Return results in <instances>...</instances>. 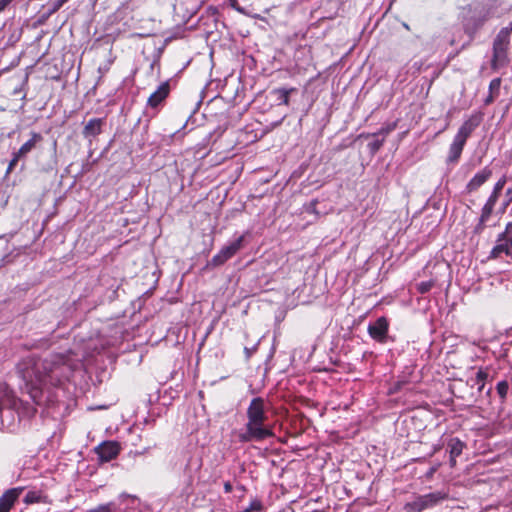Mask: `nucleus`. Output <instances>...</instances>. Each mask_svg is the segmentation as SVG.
<instances>
[{"label":"nucleus","instance_id":"obj_1","mask_svg":"<svg viewBox=\"0 0 512 512\" xmlns=\"http://www.w3.org/2000/svg\"><path fill=\"white\" fill-rule=\"evenodd\" d=\"M77 367V360L69 351L65 354H52L45 359L28 356L18 364L24 381V390L37 405L44 402L49 387H56L68 380Z\"/></svg>","mask_w":512,"mask_h":512},{"label":"nucleus","instance_id":"obj_2","mask_svg":"<svg viewBox=\"0 0 512 512\" xmlns=\"http://www.w3.org/2000/svg\"><path fill=\"white\" fill-rule=\"evenodd\" d=\"M247 422L244 431L238 434V440L242 443L263 441L274 435L268 420L265 400L261 397L253 398L246 410Z\"/></svg>","mask_w":512,"mask_h":512},{"label":"nucleus","instance_id":"obj_3","mask_svg":"<svg viewBox=\"0 0 512 512\" xmlns=\"http://www.w3.org/2000/svg\"><path fill=\"white\" fill-rule=\"evenodd\" d=\"M501 2L499 0H476L463 10L465 29L476 32L483 24L493 17H499Z\"/></svg>","mask_w":512,"mask_h":512},{"label":"nucleus","instance_id":"obj_4","mask_svg":"<svg viewBox=\"0 0 512 512\" xmlns=\"http://www.w3.org/2000/svg\"><path fill=\"white\" fill-rule=\"evenodd\" d=\"M481 121L482 114L473 113L462 123L456 135L454 136L452 143L449 146V151L446 158L447 164H454L459 161L467 139L480 125Z\"/></svg>","mask_w":512,"mask_h":512},{"label":"nucleus","instance_id":"obj_5","mask_svg":"<svg viewBox=\"0 0 512 512\" xmlns=\"http://www.w3.org/2000/svg\"><path fill=\"white\" fill-rule=\"evenodd\" d=\"M3 410H7L9 413L15 411L19 418H29L36 412V408L33 405L18 399L11 392H5L0 398V419L4 425L5 416L3 415Z\"/></svg>","mask_w":512,"mask_h":512},{"label":"nucleus","instance_id":"obj_6","mask_svg":"<svg viewBox=\"0 0 512 512\" xmlns=\"http://www.w3.org/2000/svg\"><path fill=\"white\" fill-rule=\"evenodd\" d=\"M506 182H507V177L505 175H503L495 183L491 194L489 195L488 199L486 200L485 204L483 205V207L481 209L478 223L476 224V226L474 228V232L476 234H481L484 231V229L486 227V223L489 221V219L492 216L495 205L499 199V196H500Z\"/></svg>","mask_w":512,"mask_h":512},{"label":"nucleus","instance_id":"obj_7","mask_svg":"<svg viewBox=\"0 0 512 512\" xmlns=\"http://www.w3.org/2000/svg\"><path fill=\"white\" fill-rule=\"evenodd\" d=\"M509 30L502 28L493 43L492 68L498 69L508 63Z\"/></svg>","mask_w":512,"mask_h":512},{"label":"nucleus","instance_id":"obj_8","mask_svg":"<svg viewBox=\"0 0 512 512\" xmlns=\"http://www.w3.org/2000/svg\"><path fill=\"white\" fill-rule=\"evenodd\" d=\"M503 255L512 258V222H508L504 231L498 234L496 243L490 251L489 259H498Z\"/></svg>","mask_w":512,"mask_h":512},{"label":"nucleus","instance_id":"obj_9","mask_svg":"<svg viewBox=\"0 0 512 512\" xmlns=\"http://www.w3.org/2000/svg\"><path fill=\"white\" fill-rule=\"evenodd\" d=\"M447 493L437 491L417 497L413 502L405 505L406 512H421L427 508L434 507L447 498Z\"/></svg>","mask_w":512,"mask_h":512},{"label":"nucleus","instance_id":"obj_10","mask_svg":"<svg viewBox=\"0 0 512 512\" xmlns=\"http://www.w3.org/2000/svg\"><path fill=\"white\" fill-rule=\"evenodd\" d=\"M244 235L239 236L234 241L228 243L220 249V251L212 257L208 266L217 267L223 265L231 259L239 250L243 248Z\"/></svg>","mask_w":512,"mask_h":512},{"label":"nucleus","instance_id":"obj_11","mask_svg":"<svg viewBox=\"0 0 512 512\" xmlns=\"http://www.w3.org/2000/svg\"><path fill=\"white\" fill-rule=\"evenodd\" d=\"M43 140V137L40 133L32 132L31 137L29 140H27L19 149L18 151L13 153V157L10 160L6 174H9L12 172V170L16 167L18 161L24 157H26L35 147L38 143H40Z\"/></svg>","mask_w":512,"mask_h":512},{"label":"nucleus","instance_id":"obj_12","mask_svg":"<svg viewBox=\"0 0 512 512\" xmlns=\"http://www.w3.org/2000/svg\"><path fill=\"white\" fill-rule=\"evenodd\" d=\"M492 176V170L488 167L478 171L466 184L465 192L471 194L484 185Z\"/></svg>","mask_w":512,"mask_h":512},{"label":"nucleus","instance_id":"obj_13","mask_svg":"<svg viewBox=\"0 0 512 512\" xmlns=\"http://www.w3.org/2000/svg\"><path fill=\"white\" fill-rule=\"evenodd\" d=\"M388 321L385 317L378 318L368 326L369 335L378 342H385L388 333Z\"/></svg>","mask_w":512,"mask_h":512},{"label":"nucleus","instance_id":"obj_14","mask_svg":"<svg viewBox=\"0 0 512 512\" xmlns=\"http://www.w3.org/2000/svg\"><path fill=\"white\" fill-rule=\"evenodd\" d=\"M96 451L102 461L108 462L117 457L120 452V445L114 441H107L99 445Z\"/></svg>","mask_w":512,"mask_h":512},{"label":"nucleus","instance_id":"obj_15","mask_svg":"<svg viewBox=\"0 0 512 512\" xmlns=\"http://www.w3.org/2000/svg\"><path fill=\"white\" fill-rule=\"evenodd\" d=\"M170 86L169 82H163L159 85L157 90L153 92L147 100V106L150 108H157L169 95Z\"/></svg>","mask_w":512,"mask_h":512},{"label":"nucleus","instance_id":"obj_16","mask_svg":"<svg viewBox=\"0 0 512 512\" xmlns=\"http://www.w3.org/2000/svg\"><path fill=\"white\" fill-rule=\"evenodd\" d=\"M22 491H23L22 487H16V488L7 490L0 497V512H9L10 509L13 507L15 501L18 499V497L22 493Z\"/></svg>","mask_w":512,"mask_h":512},{"label":"nucleus","instance_id":"obj_17","mask_svg":"<svg viewBox=\"0 0 512 512\" xmlns=\"http://www.w3.org/2000/svg\"><path fill=\"white\" fill-rule=\"evenodd\" d=\"M102 125H103V120L100 119V118H93V119H90L84 129H83V136L85 138H91V137H96L97 135H99L102 131Z\"/></svg>","mask_w":512,"mask_h":512},{"label":"nucleus","instance_id":"obj_18","mask_svg":"<svg viewBox=\"0 0 512 512\" xmlns=\"http://www.w3.org/2000/svg\"><path fill=\"white\" fill-rule=\"evenodd\" d=\"M448 446L451 458H457L462 454L465 443L458 438H452L449 441Z\"/></svg>","mask_w":512,"mask_h":512},{"label":"nucleus","instance_id":"obj_19","mask_svg":"<svg viewBox=\"0 0 512 512\" xmlns=\"http://www.w3.org/2000/svg\"><path fill=\"white\" fill-rule=\"evenodd\" d=\"M396 128V123L388 124L384 127H382L379 131L376 133H368V134H362L361 137H381L385 140L386 136L391 133Z\"/></svg>","mask_w":512,"mask_h":512},{"label":"nucleus","instance_id":"obj_20","mask_svg":"<svg viewBox=\"0 0 512 512\" xmlns=\"http://www.w3.org/2000/svg\"><path fill=\"white\" fill-rule=\"evenodd\" d=\"M488 378V372L486 369H479L476 373L475 384L478 385V391L481 392L484 389L485 381Z\"/></svg>","mask_w":512,"mask_h":512},{"label":"nucleus","instance_id":"obj_21","mask_svg":"<svg viewBox=\"0 0 512 512\" xmlns=\"http://www.w3.org/2000/svg\"><path fill=\"white\" fill-rule=\"evenodd\" d=\"M42 494L38 491H29L25 498H24V503L29 505V504H34V503H39L42 501Z\"/></svg>","mask_w":512,"mask_h":512},{"label":"nucleus","instance_id":"obj_22","mask_svg":"<svg viewBox=\"0 0 512 512\" xmlns=\"http://www.w3.org/2000/svg\"><path fill=\"white\" fill-rule=\"evenodd\" d=\"M116 510V505L114 502H109L106 504H101L93 509H91L89 512H114Z\"/></svg>","mask_w":512,"mask_h":512},{"label":"nucleus","instance_id":"obj_23","mask_svg":"<svg viewBox=\"0 0 512 512\" xmlns=\"http://www.w3.org/2000/svg\"><path fill=\"white\" fill-rule=\"evenodd\" d=\"M291 90H287L284 88L275 90V93L278 95V100H280L281 104L288 105L289 104V94Z\"/></svg>","mask_w":512,"mask_h":512},{"label":"nucleus","instance_id":"obj_24","mask_svg":"<svg viewBox=\"0 0 512 512\" xmlns=\"http://www.w3.org/2000/svg\"><path fill=\"white\" fill-rule=\"evenodd\" d=\"M374 140L368 144V148L372 154H375L383 145L384 139L379 137H373Z\"/></svg>","mask_w":512,"mask_h":512},{"label":"nucleus","instance_id":"obj_25","mask_svg":"<svg viewBox=\"0 0 512 512\" xmlns=\"http://www.w3.org/2000/svg\"><path fill=\"white\" fill-rule=\"evenodd\" d=\"M508 389H509V385H508V382L507 381H500L497 386H496V390H497V393L499 394V396L502 398V399H505L506 396H507V393H508Z\"/></svg>","mask_w":512,"mask_h":512},{"label":"nucleus","instance_id":"obj_26","mask_svg":"<svg viewBox=\"0 0 512 512\" xmlns=\"http://www.w3.org/2000/svg\"><path fill=\"white\" fill-rule=\"evenodd\" d=\"M434 281L433 280H429V281H423V282H420L418 285H417V290L418 292H420L421 294H424V293H427L429 292L432 287L434 286Z\"/></svg>","mask_w":512,"mask_h":512},{"label":"nucleus","instance_id":"obj_27","mask_svg":"<svg viewBox=\"0 0 512 512\" xmlns=\"http://www.w3.org/2000/svg\"><path fill=\"white\" fill-rule=\"evenodd\" d=\"M500 85H501L500 78L493 79L489 84V93L497 96L499 94Z\"/></svg>","mask_w":512,"mask_h":512},{"label":"nucleus","instance_id":"obj_28","mask_svg":"<svg viewBox=\"0 0 512 512\" xmlns=\"http://www.w3.org/2000/svg\"><path fill=\"white\" fill-rule=\"evenodd\" d=\"M263 509L262 502L258 499H254L250 502L249 506L247 507V510L249 512H258Z\"/></svg>","mask_w":512,"mask_h":512},{"label":"nucleus","instance_id":"obj_29","mask_svg":"<svg viewBox=\"0 0 512 512\" xmlns=\"http://www.w3.org/2000/svg\"><path fill=\"white\" fill-rule=\"evenodd\" d=\"M512 202V188H508L505 192V200L502 203V211H505Z\"/></svg>","mask_w":512,"mask_h":512},{"label":"nucleus","instance_id":"obj_30","mask_svg":"<svg viewBox=\"0 0 512 512\" xmlns=\"http://www.w3.org/2000/svg\"><path fill=\"white\" fill-rule=\"evenodd\" d=\"M69 0H55L52 4V12L58 11Z\"/></svg>","mask_w":512,"mask_h":512},{"label":"nucleus","instance_id":"obj_31","mask_svg":"<svg viewBox=\"0 0 512 512\" xmlns=\"http://www.w3.org/2000/svg\"><path fill=\"white\" fill-rule=\"evenodd\" d=\"M495 98H496V95L489 93V95L484 100V104L485 105H490L491 103H493Z\"/></svg>","mask_w":512,"mask_h":512},{"label":"nucleus","instance_id":"obj_32","mask_svg":"<svg viewBox=\"0 0 512 512\" xmlns=\"http://www.w3.org/2000/svg\"><path fill=\"white\" fill-rule=\"evenodd\" d=\"M13 0H0V12L3 11Z\"/></svg>","mask_w":512,"mask_h":512},{"label":"nucleus","instance_id":"obj_33","mask_svg":"<svg viewBox=\"0 0 512 512\" xmlns=\"http://www.w3.org/2000/svg\"><path fill=\"white\" fill-rule=\"evenodd\" d=\"M230 6L238 11H241V9L238 7V1L237 0H229Z\"/></svg>","mask_w":512,"mask_h":512},{"label":"nucleus","instance_id":"obj_34","mask_svg":"<svg viewBox=\"0 0 512 512\" xmlns=\"http://www.w3.org/2000/svg\"><path fill=\"white\" fill-rule=\"evenodd\" d=\"M224 488L226 492H231L232 490V486L229 482L225 483Z\"/></svg>","mask_w":512,"mask_h":512},{"label":"nucleus","instance_id":"obj_35","mask_svg":"<svg viewBox=\"0 0 512 512\" xmlns=\"http://www.w3.org/2000/svg\"><path fill=\"white\" fill-rule=\"evenodd\" d=\"M455 465H456V458H451L450 457V466L454 467Z\"/></svg>","mask_w":512,"mask_h":512},{"label":"nucleus","instance_id":"obj_36","mask_svg":"<svg viewBox=\"0 0 512 512\" xmlns=\"http://www.w3.org/2000/svg\"><path fill=\"white\" fill-rule=\"evenodd\" d=\"M439 449H440V447H439V446H434L432 454H434L435 452H437Z\"/></svg>","mask_w":512,"mask_h":512},{"label":"nucleus","instance_id":"obj_37","mask_svg":"<svg viewBox=\"0 0 512 512\" xmlns=\"http://www.w3.org/2000/svg\"><path fill=\"white\" fill-rule=\"evenodd\" d=\"M4 411L9 414V415H6V418H9V416H11V418H13V412L9 413L7 410H4Z\"/></svg>","mask_w":512,"mask_h":512},{"label":"nucleus","instance_id":"obj_38","mask_svg":"<svg viewBox=\"0 0 512 512\" xmlns=\"http://www.w3.org/2000/svg\"><path fill=\"white\" fill-rule=\"evenodd\" d=\"M507 28H508V30H509V35H510V34H511V32H512V24H511L509 27H507Z\"/></svg>","mask_w":512,"mask_h":512},{"label":"nucleus","instance_id":"obj_39","mask_svg":"<svg viewBox=\"0 0 512 512\" xmlns=\"http://www.w3.org/2000/svg\"><path fill=\"white\" fill-rule=\"evenodd\" d=\"M507 28H508V30H509V35H510V34H511V32H512V24H511L509 27H507Z\"/></svg>","mask_w":512,"mask_h":512},{"label":"nucleus","instance_id":"obj_40","mask_svg":"<svg viewBox=\"0 0 512 512\" xmlns=\"http://www.w3.org/2000/svg\"><path fill=\"white\" fill-rule=\"evenodd\" d=\"M99 71L102 72V71H107V68H99Z\"/></svg>","mask_w":512,"mask_h":512},{"label":"nucleus","instance_id":"obj_41","mask_svg":"<svg viewBox=\"0 0 512 512\" xmlns=\"http://www.w3.org/2000/svg\"><path fill=\"white\" fill-rule=\"evenodd\" d=\"M99 71L102 72V71H107V68H99Z\"/></svg>","mask_w":512,"mask_h":512},{"label":"nucleus","instance_id":"obj_42","mask_svg":"<svg viewBox=\"0 0 512 512\" xmlns=\"http://www.w3.org/2000/svg\"><path fill=\"white\" fill-rule=\"evenodd\" d=\"M99 71L102 72V71H107V68H99Z\"/></svg>","mask_w":512,"mask_h":512},{"label":"nucleus","instance_id":"obj_43","mask_svg":"<svg viewBox=\"0 0 512 512\" xmlns=\"http://www.w3.org/2000/svg\"><path fill=\"white\" fill-rule=\"evenodd\" d=\"M510 214L512 215V207H511V211H510Z\"/></svg>","mask_w":512,"mask_h":512}]
</instances>
